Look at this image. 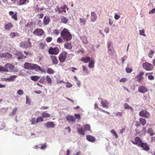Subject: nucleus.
<instances>
[{
	"mask_svg": "<svg viewBox=\"0 0 155 155\" xmlns=\"http://www.w3.org/2000/svg\"><path fill=\"white\" fill-rule=\"evenodd\" d=\"M148 78L150 80H153L154 79V78L153 76L149 75H148Z\"/></svg>",
	"mask_w": 155,
	"mask_h": 155,
	"instance_id": "052dcab7",
	"label": "nucleus"
},
{
	"mask_svg": "<svg viewBox=\"0 0 155 155\" xmlns=\"http://www.w3.org/2000/svg\"><path fill=\"white\" fill-rule=\"evenodd\" d=\"M67 8V10L68 9V8H67V6L65 5H64L63 6H61V9L62 12H66V8Z\"/></svg>",
	"mask_w": 155,
	"mask_h": 155,
	"instance_id": "e433bc0d",
	"label": "nucleus"
},
{
	"mask_svg": "<svg viewBox=\"0 0 155 155\" xmlns=\"http://www.w3.org/2000/svg\"><path fill=\"white\" fill-rule=\"evenodd\" d=\"M77 132L79 134L81 135H85L84 130V129L83 130L82 127L78 128Z\"/></svg>",
	"mask_w": 155,
	"mask_h": 155,
	"instance_id": "5701e85b",
	"label": "nucleus"
},
{
	"mask_svg": "<svg viewBox=\"0 0 155 155\" xmlns=\"http://www.w3.org/2000/svg\"><path fill=\"white\" fill-rule=\"evenodd\" d=\"M46 147V145L45 143L41 147H40V148L42 150L45 149Z\"/></svg>",
	"mask_w": 155,
	"mask_h": 155,
	"instance_id": "bf43d9fd",
	"label": "nucleus"
},
{
	"mask_svg": "<svg viewBox=\"0 0 155 155\" xmlns=\"http://www.w3.org/2000/svg\"><path fill=\"white\" fill-rule=\"evenodd\" d=\"M14 66L10 64H7L4 67L0 66V71L1 72H11L13 71Z\"/></svg>",
	"mask_w": 155,
	"mask_h": 155,
	"instance_id": "7ed1b4c3",
	"label": "nucleus"
},
{
	"mask_svg": "<svg viewBox=\"0 0 155 155\" xmlns=\"http://www.w3.org/2000/svg\"><path fill=\"white\" fill-rule=\"evenodd\" d=\"M12 27V26L11 23L6 24L5 25V28L7 30H9Z\"/></svg>",
	"mask_w": 155,
	"mask_h": 155,
	"instance_id": "cd10ccee",
	"label": "nucleus"
},
{
	"mask_svg": "<svg viewBox=\"0 0 155 155\" xmlns=\"http://www.w3.org/2000/svg\"><path fill=\"white\" fill-rule=\"evenodd\" d=\"M132 71V69L131 68H130L128 67H127L126 68V71L127 73H130Z\"/></svg>",
	"mask_w": 155,
	"mask_h": 155,
	"instance_id": "8fccbe9b",
	"label": "nucleus"
},
{
	"mask_svg": "<svg viewBox=\"0 0 155 155\" xmlns=\"http://www.w3.org/2000/svg\"><path fill=\"white\" fill-rule=\"evenodd\" d=\"M155 12V8H154L149 12V13L150 14H153V13H154Z\"/></svg>",
	"mask_w": 155,
	"mask_h": 155,
	"instance_id": "774afa93",
	"label": "nucleus"
},
{
	"mask_svg": "<svg viewBox=\"0 0 155 155\" xmlns=\"http://www.w3.org/2000/svg\"><path fill=\"white\" fill-rule=\"evenodd\" d=\"M52 40V38L51 37H48L46 38V41L47 42H50Z\"/></svg>",
	"mask_w": 155,
	"mask_h": 155,
	"instance_id": "e2e57ef3",
	"label": "nucleus"
},
{
	"mask_svg": "<svg viewBox=\"0 0 155 155\" xmlns=\"http://www.w3.org/2000/svg\"><path fill=\"white\" fill-rule=\"evenodd\" d=\"M15 54L18 56L17 59L18 61H20L21 59L26 58V56L24 55L22 53L18 51H17L15 53Z\"/></svg>",
	"mask_w": 155,
	"mask_h": 155,
	"instance_id": "1a4fd4ad",
	"label": "nucleus"
},
{
	"mask_svg": "<svg viewBox=\"0 0 155 155\" xmlns=\"http://www.w3.org/2000/svg\"><path fill=\"white\" fill-rule=\"evenodd\" d=\"M138 91L140 93L144 94L148 91V89L145 86H142L139 87Z\"/></svg>",
	"mask_w": 155,
	"mask_h": 155,
	"instance_id": "f8f14e48",
	"label": "nucleus"
},
{
	"mask_svg": "<svg viewBox=\"0 0 155 155\" xmlns=\"http://www.w3.org/2000/svg\"><path fill=\"white\" fill-rule=\"evenodd\" d=\"M67 53L66 51H63L60 54L59 59L61 62H64L67 58Z\"/></svg>",
	"mask_w": 155,
	"mask_h": 155,
	"instance_id": "423d86ee",
	"label": "nucleus"
},
{
	"mask_svg": "<svg viewBox=\"0 0 155 155\" xmlns=\"http://www.w3.org/2000/svg\"><path fill=\"white\" fill-rule=\"evenodd\" d=\"M140 34L141 35H143L144 36H145L146 35L144 33V30L142 29V30H139Z\"/></svg>",
	"mask_w": 155,
	"mask_h": 155,
	"instance_id": "09e8293b",
	"label": "nucleus"
},
{
	"mask_svg": "<svg viewBox=\"0 0 155 155\" xmlns=\"http://www.w3.org/2000/svg\"><path fill=\"white\" fill-rule=\"evenodd\" d=\"M35 70L36 71H41V67L38 65L33 64L32 70Z\"/></svg>",
	"mask_w": 155,
	"mask_h": 155,
	"instance_id": "a211bd4d",
	"label": "nucleus"
},
{
	"mask_svg": "<svg viewBox=\"0 0 155 155\" xmlns=\"http://www.w3.org/2000/svg\"><path fill=\"white\" fill-rule=\"evenodd\" d=\"M42 116L44 118L49 117H50V115L46 113L45 112H43L42 114Z\"/></svg>",
	"mask_w": 155,
	"mask_h": 155,
	"instance_id": "c9c22d12",
	"label": "nucleus"
},
{
	"mask_svg": "<svg viewBox=\"0 0 155 155\" xmlns=\"http://www.w3.org/2000/svg\"><path fill=\"white\" fill-rule=\"evenodd\" d=\"M17 110V107H15L14 109H13L12 110V113L13 115L15 114Z\"/></svg>",
	"mask_w": 155,
	"mask_h": 155,
	"instance_id": "680f3d73",
	"label": "nucleus"
},
{
	"mask_svg": "<svg viewBox=\"0 0 155 155\" xmlns=\"http://www.w3.org/2000/svg\"><path fill=\"white\" fill-rule=\"evenodd\" d=\"M68 19L64 16H62L61 18V22L64 23H66L68 21Z\"/></svg>",
	"mask_w": 155,
	"mask_h": 155,
	"instance_id": "72a5a7b5",
	"label": "nucleus"
},
{
	"mask_svg": "<svg viewBox=\"0 0 155 155\" xmlns=\"http://www.w3.org/2000/svg\"><path fill=\"white\" fill-rule=\"evenodd\" d=\"M46 79L48 83L50 84L52 82L51 79L49 76H47Z\"/></svg>",
	"mask_w": 155,
	"mask_h": 155,
	"instance_id": "a19ab883",
	"label": "nucleus"
},
{
	"mask_svg": "<svg viewBox=\"0 0 155 155\" xmlns=\"http://www.w3.org/2000/svg\"><path fill=\"white\" fill-rule=\"evenodd\" d=\"M31 125L35 124L37 123H36V120L35 119V118H32L31 120Z\"/></svg>",
	"mask_w": 155,
	"mask_h": 155,
	"instance_id": "c03bdc74",
	"label": "nucleus"
},
{
	"mask_svg": "<svg viewBox=\"0 0 155 155\" xmlns=\"http://www.w3.org/2000/svg\"><path fill=\"white\" fill-rule=\"evenodd\" d=\"M44 31L41 29L37 28L33 32V34L38 36H41L44 33Z\"/></svg>",
	"mask_w": 155,
	"mask_h": 155,
	"instance_id": "9d476101",
	"label": "nucleus"
},
{
	"mask_svg": "<svg viewBox=\"0 0 155 155\" xmlns=\"http://www.w3.org/2000/svg\"><path fill=\"white\" fill-rule=\"evenodd\" d=\"M72 86V85L69 82L67 83V84L66 85V87L68 88H70Z\"/></svg>",
	"mask_w": 155,
	"mask_h": 155,
	"instance_id": "13d9d810",
	"label": "nucleus"
},
{
	"mask_svg": "<svg viewBox=\"0 0 155 155\" xmlns=\"http://www.w3.org/2000/svg\"><path fill=\"white\" fill-rule=\"evenodd\" d=\"M74 116H75V118L76 119H81L80 116L79 114H75Z\"/></svg>",
	"mask_w": 155,
	"mask_h": 155,
	"instance_id": "0e129e2a",
	"label": "nucleus"
},
{
	"mask_svg": "<svg viewBox=\"0 0 155 155\" xmlns=\"http://www.w3.org/2000/svg\"><path fill=\"white\" fill-rule=\"evenodd\" d=\"M154 53V52L152 50H151L148 54L149 57L150 58H151L152 57Z\"/></svg>",
	"mask_w": 155,
	"mask_h": 155,
	"instance_id": "37998d69",
	"label": "nucleus"
},
{
	"mask_svg": "<svg viewBox=\"0 0 155 155\" xmlns=\"http://www.w3.org/2000/svg\"><path fill=\"white\" fill-rule=\"evenodd\" d=\"M144 74V72L143 71H140L139 74L136 76L135 78L139 83H141L144 79V78L143 76Z\"/></svg>",
	"mask_w": 155,
	"mask_h": 155,
	"instance_id": "39448f33",
	"label": "nucleus"
},
{
	"mask_svg": "<svg viewBox=\"0 0 155 155\" xmlns=\"http://www.w3.org/2000/svg\"><path fill=\"white\" fill-rule=\"evenodd\" d=\"M108 53L110 56H112L114 53V49L108 50Z\"/></svg>",
	"mask_w": 155,
	"mask_h": 155,
	"instance_id": "58836bf2",
	"label": "nucleus"
},
{
	"mask_svg": "<svg viewBox=\"0 0 155 155\" xmlns=\"http://www.w3.org/2000/svg\"><path fill=\"white\" fill-rule=\"evenodd\" d=\"M56 9H57L56 11H57L59 13H62V11L61 10V8H60L58 6H57L56 7Z\"/></svg>",
	"mask_w": 155,
	"mask_h": 155,
	"instance_id": "864d4df0",
	"label": "nucleus"
},
{
	"mask_svg": "<svg viewBox=\"0 0 155 155\" xmlns=\"http://www.w3.org/2000/svg\"><path fill=\"white\" fill-rule=\"evenodd\" d=\"M26 103L27 104H30L31 103V101L30 99H29L28 96H27L26 97Z\"/></svg>",
	"mask_w": 155,
	"mask_h": 155,
	"instance_id": "de8ad7c7",
	"label": "nucleus"
},
{
	"mask_svg": "<svg viewBox=\"0 0 155 155\" xmlns=\"http://www.w3.org/2000/svg\"><path fill=\"white\" fill-rule=\"evenodd\" d=\"M45 79L46 78L45 77H41L40 79L39 82L41 83H43Z\"/></svg>",
	"mask_w": 155,
	"mask_h": 155,
	"instance_id": "49530a36",
	"label": "nucleus"
},
{
	"mask_svg": "<svg viewBox=\"0 0 155 155\" xmlns=\"http://www.w3.org/2000/svg\"><path fill=\"white\" fill-rule=\"evenodd\" d=\"M139 121L140 123V124L143 125H144L146 123V120L143 118H140Z\"/></svg>",
	"mask_w": 155,
	"mask_h": 155,
	"instance_id": "473e14b6",
	"label": "nucleus"
},
{
	"mask_svg": "<svg viewBox=\"0 0 155 155\" xmlns=\"http://www.w3.org/2000/svg\"><path fill=\"white\" fill-rule=\"evenodd\" d=\"M33 65V64L26 62L24 64V67L26 69L32 70Z\"/></svg>",
	"mask_w": 155,
	"mask_h": 155,
	"instance_id": "ddd939ff",
	"label": "nucleus"
},
{
	"mask_svg": "<svg viewBox=\"0 0 155 155\" xmlns=\"http://www.w3.org/2000/svg\"><path fill=\"white\" fill-rule=\"evenodd\" d=\"M45 126L47 128H53L55 126V124L53 122H48L45 123Z\"/></svg>",
	"mask_w": 155,
	"mask_h": 155,
	"instance_id": "9b49d317",
	"label": "nucleus"
},
{
	"mask_svg": "<svg viewBox=\"0 0 155 155\" xmlns=\"http://www.w3.org/2000/svg\"><path fill=\"white\" fill-rule=\"evenodd\" d=\"M25 48H29L31 46V43L30 41V39L28 38V41L24 42Z\"/></svg>",
	"mask_w": 155,
	"mask_h": 155,
	"instance_id": "b1692460",
	"label": "nucleus"
},
{
	"mask_svg": "<svg viewBox=\"0 0 155 155\" xmlns=\"http://www.w3.org/2000/svg\"><path fill=\"white\" fill-rule=\"evenodd\" d=\"M120 16L117 14H115L114 15V18L116 20L120 18Z\"/></svg>",
	"mask_w": 155,
	"mask_h": 155,
	"instance_id": "338daca9",
	"label": "nucleus"
},
{
	"mask_svg": "<svg viewBox=\"0 0 155 155\" xmlns=\"http://www.w3.org/2000/svg\"><path fill=\"white\" fill-rule=\"evenodd\" d=\"M132 142L133 144L141 147L145 151H148L150 150V147L147 143L143 142L142 140L139 137H135L134 140H132Z\"/></svg>",
	"mask_w": 155,
	"mask_h": 155,
	"instance_id": "f257e3e1",
	"label": "nucleus"
},
{
	"mask_svg": "<svg viewBox=\"0 0 155 155\" xmlns=\"http://www.w3.org/2000/svg\"><path fill=\"white\" fill-rule=\"evenodd\" d=\"M113 47L112 43L111 41H109L107 43V48Z\"/></svg>",
	"mask_w": 155,
	"mask_h": 155,
	"instance_id": "3c124183",
	"label": "nucleus"
},
{
	"mask_svg": "<svg viewBox=\"0 0 155 155\" xmlns=\"http://www.w3.org/2000/svg\"><path fill=\"white\" fill-rule=\"evenodd\" d=\"M83 129L84 131H89L91 132L90 126L88 124H87L84 126L83 127Z\"/></svg>",
	"mask_w": 155,
	"mask_h": 155,
	"instance_id": "393cba45",
	"label": "nucleus"
},
{
	"mask_svg": "<svg viewBox=\"0 0 155 155\" xmlns=\"http://www.w3.org/2000/svg\"><path fill=\"white\" fill-rule=\"evenodd\" d=\"M66 120L69 122H74L75 121V119L74 117L72 115H68L66 117Z\"/></svg>",
	"mask_w": 155,
	"mask_h": 155,
	"instance_id": "f3484780",
	"label": "nucleus"
},
{
	"mask_svg": "<svg viewBox=\"0 0 155 155\" xmlns=\"http://www.w3.org/2000/svg\"><path fill=\"white\" fill-rule=\"evenodd\" d=\"M91 60L90 58L89 57H86V58H82L81 59V60L85 63L88 62Z\"/></svg>",
	"mask_w": 155,
	"mask_h": 155,
	"instance_id": "c756f323",
	"label": "nucleus"
},
{
	"mask_svg": "<svg viewBox=\"0 0 155 155\" xmlns=\"http://www.w3.org/2000/svg\"><path fill=\"white\" fill-rule=\"evenodd\" d=\"M40 77L38 76H32L31 77V79L33 81H36L40 78Z\"/></svg>",
	"mask_w": 155,
	"mask_h": 155,
	"instance_id": "2f4dec72",
	"label": "nucleus"
},
{
	"mask_svg": "<svg viewBox=\"0 0 155 155\" xmlns=\"http://www.w3.org/2000/svg\"><path fill=\"white\" fill-rule=\"evenodd\" d=\"M122 112H118L116 114V115L117 116H119L120 117L122 116Z\"/></svg>",
	"mask_w": 155,
	"mask_h": 155,
	"instance_id": "69168bd1",
	"label": "nucleus"
},
{
	"mask_svg": "<svg viewBox=\"0 0 155 155\" xmlns=\"http://www.w3.org/2000/svg\"><path fill=\"white\" fill-rule=\"evenodd\" d=\"M2 55L3 57H5V58H11L12 57V55L8 52L3 53Z\"/></svg>",
	"mask_w": 155,
	"mask_h": 155,
	"instance_id": "7c9ffc66",
	"label": "nucleus"
},
{
	"mask_svg": "<svg viewBox=\"0 0 155 155\" xmlns=\"http://www.w3.org/2000/svg\"><path fill=\"white\" fill-rule=\"evenodd\" d=\"M36 123H38L39 122H42L43 121V119L42 117H38L36 119Z\"/></svg>",
	"mask_w": 155,
	"mask_h": 155,
	"instance_id": "79ce46f5",
	"label": "nucleus"
},
{
	"mask_svg": "<svg viewBox=\"0 0 155 155\" xmlns=\"http://www.w3.org/2000/svg\"><path fill=\"white\" fill-rule=\"evenodd\" d=\"M27 1L28 2V0H19V1L17 3V4L18 5H22L25 4Z\"/></svg>",
	"mask_w": 155,
	"mask_h": 155,
	"instance_id": "c85d7f7f",
	"label": "nucleus"
},
{
	"mask_svg": "<svg viewBox=\"0 0 155 155\" xmlns=\"http://www.w3.org/2000/svg\"><path fill=\"white\" fill-rule=\"evenodd\" d=\"M127 56L125 55L121 58V60H122V63H123L124 61L127 59Z\"/></svg>",
	"mask_w": 155,
	"mask_h": 155,
	"instance_id": "4d7b16f0",
	"label": "nucleus"
},
{
	"mask_svg": "<svg viewBox=\"0 0 155 155\" xmlns=\"http://www.w3.org/2000/svg\"><path fill=\"white\" fill-rule=\"evenodd\" d=\"M147 133L150 134L151 136H152L154 134V133L153 132V130L151 128H149L147 130Z\"/></svg>",
	"mask_w": 155,
	"mask_h": 155,
	"instance_id": "f704fd0d",
	"label": "nucleus"
},
{
	"mask_svg": "<svg viewBox=\"0 0 155 155\" xmlns=\"http://www.w3.org/2000/svg\"><path fill=\"white\" fill-rule=\"evenodd\" d=\"M80 20L81 23H83L84 24H85L86 21L84 19L80 18Z\"/></svg>",
	"mask_w": 155,
	"mask_h": 155,
	"instance_id": "6e6d98bb",
	"label": "nucleus"
},
{
	"mask_svg": "<svg viewBox=\"0 0 155 155\" xmlns=\"http://www.w3.org/2000/svg\"><path fill=\"white\" fill-rule=\"evenodd\" d=\"M87 140L89 142L94 143L95 142V138L93 136L90 135H87L86 136Z\"/></svg>",
	"mask_w": 155,
	"mask_h": 155,
	"instance_id": "2eb2a0df",
	"label": "nucleus"
},
{
	"mask_svg": "<svg viewBox=\"0 0 155 155\" xmlns=\"http://www.w3.org/2000/svg\"><path fill=\"white\" fill-rule=\"evenodd\" d=\"M12 18L15 20V21H16L17 20V19H18V18L17 17V13H15V14L14 15H13L12 16Z\"/></svg>",
	"mask_w": 155,
	"mask_h": 155,
	"instance_id": "5fc2aeb1",
	"label": "nucleus"
},
{
	"mask_svg": "<svg viewBox=\"0 0 155 155\" xmlns=\"http://www.w3.org/2000/svg\"><path fill=\"white\" fill-rule=\"evenodd\" d=\"M97 18V16L96 14L94 12H91V20L92 22L95 21Z\"/></svg>",
	"mask_w": 155,
	"mask_h": 155,
	"instance_id": "6ab92c4d",
	"label": "nucleus"
},
{
	"mask_svg": "<svg viewBox=\"0 0 155 155\" xmlns=\"http://www.w3.org/2000/svg\"><path fill=\"white\" fill-rule=\"evenodd\" d=\"M54 71L51 68H48L47 70V73L49 74H53L54 73Z\"/></svg>",
	"mask_w": 155,
	"mask_h": 155,
	"instance_id": "4c0bfd02",
	"label": "nucleus"
},
{
	"mask_svg": "<svg viewBox=\"0 0 155 155\" xmlns=\"http://www.w3.org/2000/svg\"><path fill=\"white\" fill-rule=\"evenodd\" d=\"M17 93L18 94L21 95L23 94L24 92L21 90H19L17 91Z\"/></svg>",
	"mask_w": 155,
	"mask_h": 155,
	"instance_id": "603ef678",
	"label": "nucleus"
},
{
	"mask_svg": "<svg viewBox=\"0 0 155 155\" xmlns=\"http://www.w3.org/2000/svg\"><path fill=\"white\" fill-rule=\"evenodd\" d=\"M94 60L92 59H91L89 63L88 66L89 68L90 69L94 68Z\"/></svg>",
	"mask_w": 155,
	"mask_h": 155,
	"instance_id": "4be33fe9",
	"label": "nucleus"
},
{
	"mask_svg": "<svg viewBox=\"0 0 155 155\" xmlns=\"http://www.w3.org/2000/svg\"><path fill=\"white\" fill-rule=\"evenodd\" d=\"M50 18L47 16H45L44 18L43 23L45 25H47L48 24L50 21Z\"/></svg>",
	"mask_w": 155,
	"mask_h": 155,
	"instance_id": "dca6fc26",
	"label": "nucleus"
},
{
	"mask_svg": "<svg viewBox=\"0 0 155 155\" xmlns=\"http://www.w3.org/2000/svg\"><path fill=\"white\" fill-rule=\"evenodd\" d=\"M17 77V76L15 75H13L12 76H11L10 77L7 78V82H9L10 81H13Z\"/></svg>",
	"mask_w": 155,
	"mask_h": 155,
	"instance_id": "bb28decb",
	"label": "nucleus"
},
{
	"mask_svg": "<svg viewBox=\"0 0 155 155\" xmlns=\"http://www.w3.org/2000/svg\"><path fill=\"white\" fill-rule=\"evenodd\" d=\"M139 115L141 117H143L147 118L150 116V113L145 110H143L141 111L139 113Z\"/></svg>",
	"mask_w": 155,
	"mask_h": 155,
	"instance_id": "6e6552de",
	"label": "nucleus"
},
{
	"mask_svg": "<svg viewBox=\"0 0 155 155\" xmlns=\"http://www.w3.org/2000/svg\"><path fill=\"white\" fill-rule=\"evenodd\" d=\"M82 67L83 71H85L87 74H88L89 73V72L87 68L84 65H83Z\"/></svg>",
	"mask_w": 155,
	"mask_h": 155,
	"instance_id": "ea45409f",
	"label": "nucleus"
},
{
	"mask_svg": "<svg viewBox=\"0 0 155 155\" xmlns=\"http://www.w3.org/2000/svg\"><path fill=\"white\" fill-rule=\"evenodd\" d=\"M142 66L144 69L147 71H150L153 69V65L147 62L143 63Z\"/></svg>",
	"mask_w": 155,
	"mask_h": 155,
	"instance_id": "20e7f679",
	"label": "nucleus"
},
{
	"mask_svg": "<svg viewBox=\"0 0 155 155\" xmlns=\"http://www.w3.org/2000/svg\"><path fill=\"white\" fill-rule=\"evenodd\" d=\"M50 58L53 64H57L58 63V61L56 56L51 55L50 56Z\"/></svg>",
	"mask_w": 155,
	"mask_h": 155,
	"instance_id": "aec40b11",
	"label": "nucleus"
},
{
	"mask_svg": "<svg viewBox=\"0 0 155 155\" xmlns=\"http://www.w3.org/2000/svg\"><path fill=\"white\" fill-rule=\"evenodd\" d=\"M101 104L102 105V107L104 108H108V105L109 104V103L106 100H103L102 99L101 101Z\"/></svg>",
	"mask_w": 155,
	"mask_h": 155,
	"instance_id": "4468645a",
	"label": "nucleus"
},
{
	"mask_svg": "<svg viewBox=\"0 0 155 155\" xmlns=\"http://www.w3.org/2000/svg\"><path fill=\"white\" fill-rule=\"evenodd\" d=\"M111 133L113 134L115 136L116 138L118 137V135L114 130H112L111 131Z\"/></svg>",
	"mask_w": 155,
	"mask_h": 155,
	"instance_id": "a18cd8bd",
	"label": "nucleus"
},
{
	"mask_svg": "<svg viewBox=\"0 0 155 155\" xmlns=\"http://www.w3.org/2000/svg\"><path fill=\"white\" fill-rule=\"evenodd\" d=\"M59 52V49L58 47L54 48L51 47L48 50V53L50 54H57Z\"/></svg>",
	"mask_w": 155,
	"mask_h": 155,
	"instance_id": "0eeeda50",
	"label": "nucleus"
},
{
	"mask_svg": "<svg viewBox=\"0 0 155 155\" xmlns=\"http://www.w3.org/2000/svg\"><path fill=\"white\" fill-rule=\"evenodd\" d=\"M124 108L125 109H129L131 110L132 111L133 110V108L130 106L127 103H125L124 104Z\"/></svg>",
	"mask_w": 155,
	"mask_h": 155,
	"instance_id": "a878e982",
	"label": "nucleus"
},
{
	"mask_svg": "<svg viewBox=\"0 0 155 155\" xmlns=\"http://www.w3.org/2000/svg\"><path fill=\"white\" fill-rule=\"evenodd\" d=\"M64 47L66 49L70 50L72 48V46L71 43L66 42L64 45Z\"/></svg>",
	"mask_w": 155,
	"mask_h": 155,
	"instance_id": "412c9836",
	"label": "nucleus"
},
{
	"mask_svg": "<svg viewBox=\"0 0 155 155\" xmlns=\"http://www.w3.org/2000/svg\"><path fill=\"white\" fill-rule=\"evenodd\" d=\"M61 35L63 39L65 41H70L72 37L68 30L65 28L61 32Z\"/></svg>",
	"mask_w": 155,
	"mask_h": 155,
	"instance_id": "f03ea898",
	"label": "nucleus"
}]
</instances>
